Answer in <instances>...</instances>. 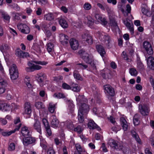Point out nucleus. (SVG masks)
Wrapping results in <instances>:
<instances>
[{
	"label": "nucleus",
	"mask_w": 154,
	"mask_h": 154,
	"mask_svg": "<svg viewBox=\"0 0 154 154\" xmlns=\"http://www.w3.org/2000/svg\"><path fill=\"white\" fill-rule=\"evenodd\" d=\"M78 53L80 55L81 57L85 62L91 65L93 70H96V66L95 64L94 63L91 55L87 53L82 50L79 51Z\"/></svg>",
	"instance_id": "f257e3e1"
},
{
	"label": "nucleus",
	"mask_w": 154,
	"mask_h": 154,
	"mask_svg": "<svg viewBox=\"0 0 154 154\" xmlns=\"http://www.w3.org/2000/svg\"><path fill=\"white\" fill-rule=\"evenodd\" d=\"M89 110V106L86 104H83L79 107L78 118L79 122L82 123L84 119L83 115L87 114Z\"/></svg>",
	"instance_id": "f03ea898"
},
{
	"label": "nucleus",
	"mask_w": 154,
	"mask_h": 154,
	"mask_svg": "<svg viewBox=\"0 0 154 154\" xmlns=\"http://www.w3.org/2000/svg\"><path fill=\"white\" fill-rule=\"evenodd\" d=\"M32 63L28 62V66H30L31 67V72L35 70H39L40 69L42 68L41 66L35 64L33 63L42 65H45L48 63L47 62L44 61H32Z\"/></svg>",
	"instance_id": "7ed1b4c3"
},
{
	"label": "nucleus",
	"mask_w": 154,
	"mask_h": 154,
	"mask_svg": "<svg viewBox=\"0 0 154 154\" xmlns=\"http://www.w3.org/2000/svg\"><path fill=\"white\" fill-rule=\"evenodd\" d=\"M143 47L146 53L145 54V56L146 57L148 55H152L153 54V50L151 45L149 42L147 41H144L143 43Z\"/></svg>",
	"instance_id": "20e7f679"
},
{
	"label": "nucleus",
	"mask_w": 154,
	"mask_h": 154,
	"mask_svg": "<svg viewBox=\"0 0 154 154\" xmlns=\"http://www.w3.org/2000/svg\"><path fill=\"white\" fill-rule=\"evenodd\" d=\"M9 72L11 75V78L12 80H15L18 77V73L16 66L13 64L9 69Z\"/></svg>",
	"instance_id": "39448f33"
},
{
	"label": "nucleus",
	"mask_w": 154,
	"mask_h": 154,
	"mask_svg": "<svg viewBox=\"0 0 154 154\" xmlns=\"http://www.w3.org/2000/svg\"><path fill=\"white\" fill-rule=\"evenodd\" d=\"M140 112L143 116H148L149 113V108L146 105L140 104L139 106Z\"/></svg>",
	"instance_id": "423d86ee"
},
{
	"label": "nucleus",
	"mask_w": 154,
	"mask_h": 154,
	"mask_svg": "<svg viewBox=\"0 0 154 154\" xmlns=\"http://www.w3.org/2000/svg\"><path fill=\"white\" fill-rule=\"evenodd\" d=\"M103 88L105 93L108 94L110 96L113 97L115 94V92L114 89L110 85H105L104 86Z\"/></svg>",
	"instance_id": "0eeeda50"
},
{
	"label": "nucleus",
	"mask_w": 154,
	"mask_h": 154,
	"mask_svg": "<svg viewBox=\"0 0 154 154\" xmlns=\"http://www.w3.org/2000/svg\"><path fill=\"white\" fill-rule=\"evenodd\" d=\"M17 27L18 29L23 33L27 34L29 33L30 32L29 27L26 24H18Z\"/></svg>",
	"instance_id": "6e6552de"
},
{
	"label": "nucleus",
	"mask_w": 154,
	"mask_h": 154,
	"mask_svg": "<svg viewBox=\"0 0 154 154\" xmlns=\"http://www.w3.org/2000/svg\"><path fill=\"white\" fill-rule=\"evenodd\" d=\"M35 122L32 127L34 129L38 132L40 134H42V129L41 123L37 119H35Z\"/></svg>",
	"instance_id": "1a4fd4ad"
},
{
	"label": "nucleus",
	"mask_w": 154,
	"mask_h": 154,
	"mask_svg": "<svg viewBox=\"0 0 154 154\" xmlns=\"http://www.w3.org/2000/svg\"><path fill=\"white\" fill-rule=\"evenodd\" d=\"M82 38L84 41L87 42L89 45L93 43V39L90 35L87 33H84L82 35Z\"/></svg>",
	"instance_id": "9d476101"
},
{
	"label": "nucleus",
	"mask_w": 154,
	"mask_h": 154,
	"mask_svg": "<svg viewBox=\"0 0 154 154\" xmlns=\"http://www.w3.org/2000/svg\"><path fill=\"white\" fill-rule=\"evenodd\" d=\"M35 141V138L31 137H24L23 139V144L26 146L32 144Z\"/></svg>",
	"instance_id": "9b49d317"
},
{
	"label": "nucleus",
	"mask_w": 154,
	"mask_h": 154,
	"mask_svg": "<svg viewBox=\"0 0 154 154\" xmlns=\"http://www.w3.org/2000/svg\"><path fill=\"white\" fill-rule=\"evenodd\" d=\"M15 54L20 58H26L29 56V54L28 52L23 51L20 49L17 50Z\"/></svg>",
	"instance_id": "f8f14e48"
},
{
	"label": "nucleus",
	"mask_w": 154,
	"mask_h": 154,
	"mask_svg": "<svg viewBox=\"0 0 154 154\" xmlns=\"http://www.w3.org/2000/svg\"><path fill=\"white\" fill-rule=\"evenodd\" d=\"M69 43L71 48L73 50L78 49L79 46V43L78 40L74 38L71 39Z\"/></svg>",
	"instance_id": "ddd939ff"
},
{
	"label": "nucleus",
	"mask_w": 154,
	"mask_h": 154,
	"mask_svg": "<svg viewBox=\"0 0 154 154\" xmlns=\"http://www.w3.org/2000/svg\"><path fill=\"white\" fill-rule=\"evenodd\" d=\"M128 20V19H126L123 20V23L130 30L131 34H133L134 33L133 25L132 23L129 22Z\"/></svg>",
	"instance_id": "4468645a"
},
{
	"label": "nucleus",
	"mask_w": 154,
	"mask_h": 154,
	"mask_svg": "<svg viewBox=\"0 0 154 154\" xmlns=\"http://www.w3.org/2000/svg\"><path fill=\"white\" fill-rule=\"evenodd\" d=\"M59 37L60 40L63 45H66L68 43V37L67 36L62 33L59 35Z\"/></svg>",
	"instance_id": "2eb2a0df"
},
{
	"label": "nucleus",
	"mask_w": 154,
	"mask_h": 154,
	"mask_svg": "<svg viewBox=\"0 0 154 154\" xmlns=\"http://www.w3.org/2000/svg\"><path fill=\"white\" fill-rule=\"evenodd\" d=\"M120 121L123 130L124 131H127L129 127V125L125 119L123 117H121Z\"/></svg>",
	"instance_id": "dca6fc26"
},
{
	"label": "nucleus",
	"mask_w": 154,
	"mask_h": 154,
	"mask_svg": "<svg viewBox=\"0 0 154 154\" xmlns=\"http://www.w3.org/2000/svg\"><path fill=\"white\" fill-rule=\"evenodd\" d=\"M24 112L27 114H30L32 112V107L29 102H26L24 104Z\"/></svg>",
	"instance_id": "f3484780"
},
{
	"label": "nucleus",
	"mask_w": 154,
	"mask_h": 154,
	"mask_svg": "<svg viewBox=\"0 0 154 154\" xmlns=\"http://www.w3.org/2000/svg\"><path fill=\"white\" fill-rule=\"evenodd\" d=\"M88 127L90 129H96L98 130H99L100 129V128L97 126L94 121L91 120H89L88 123Z\"/></svg>",
	"instance_id": "a211bd4d"
},
{
	"label": "nucleus",
	"mask_w": 154,
	"mask_h": 154,
	"mask_svg": "<svg viewBox=\"0 0 154 154\" xmlns=\"http://www.w3.org/2000/svg\"><path fill=\"white\" fill-rule=\"evenodd\" d=\"M76 100L77 103L81 105V106L83 104H86L84 102L87 101V99L84 97V95H79L76 98Z\"/></svg>",
	"instance_id": "6ab92c4d"
},
{
	"label": "nucleus",
	"mask_w": 154,
	"mask_h": 154,
	"mask_svg": "<svg viewBox=\"0 0 154 154\" xmlns=\"http://www.w3.org/2000/svg\"><path fill=\"white\" fill-rule=\"evenodd\" d=\"M21 125V124L19 125L14 130L8 132H2V135L4 136H8L11 135L12 134L14 133L16 131L19 130Z\"/></svg>",
	"instance_id": "aec40b11"
},
{
	"label": "nucleus",
	"mask_w": 154,
	"mask_h": 154,
	"mask_svg": "<svg viewBox=\"0 0 154 154\" xmlns=\"http://www.w3.org/2000/svg\"><path fill=\"white\" fill-rule=\"evenodd\" d=\"M96 48L100 55L102 57H103L106 54V52L103 47L101 45H97L96 46Z\"/></svg>",
	"instance_id": "412c9836"
},
{
	"label": "nucleus",
	"mask_w": 154,
	"mask_h": 154,
	"mask_svg": "<svg viewBox=\"0 0 154 154\" xmlns=\"http://www.w3.org/2000/svg\"><path fill=\"white\" fill-rule=\"evenodd\" d=\"M0 13L1 14L2 17L5 21H9L10 17L6 12L2 10H0Z\"/></svg>",
	"instance_id": "4be33fe9"
},
{
	"label": "nucleus",
	"mask_w": 154,
	"mask_h": 154,
	"mask_svg": "<svg viewBox=\"0 0 154 154\" xmlns=\"http://www.w3.org/2000/svg\"><path fill=\"white\" fill-rule=\"evenodd\" d=\"M21 133L22 135L24 137L30 135L29 131L26 126H24L21 128Z\"/></svg>",
	"instance_id": "5701e85b"
},
{
	"label": "nucleus",
	"mask_w": 154,
	"mask_h": 154,
	"mask_svg": "<svg viewBox=\"0 0 154 154\" xmlns=\"http://www.w3.org/2000/svg\"><path fill=\"white\" fill-rule=\"evenodd\" d=\"M95 18L99 21H100L101 23L103 25H105L107 23V22L104 18H102L101 16L99 14H96L95 15Z\"/></svg>",
	"instance_id": "b1692460"
},
{
	"label": "nucleus",
	"mask_w": 154,
	"mask_h": 154,
	"mask_svg": "<svg viewBox=\"0 0 154 154\" xmlns=\"http://www.w3.org/2000/svg\"><path fill=\"white\" fill-rule=\"evenodd\" d=\"M52 118L51 122V126L54 128H57L58 126L59 121L55 116H53Z\"/></svg>",
	"instance_id": "393cba45"
},
{
	"label": "nucleus",
	"mask_w": 154,
	"mask_h": 154,
	"mask_svg": "<svg viewBox=\"0 0 154 154\" xmlns=\"http://www.w3.org/2000/svg\"><path fill=\"white\" fill-rule=\"evenodd\" d=\"M64 125L68 129L73 130L74 127V125L72 122L71 120L66 121L64 122Z\"/></svg>",
	"instance_id": "a878e982"
},
{
	"label": "nucleus",
	"mask_w": 154,
	"mask_h": 154,
	"mask_svg": "<svg viewBox=\"0 0 154 154\" xmlns=\"http://www.w3.org/2000/svg\"><path fill=\"white\" fill-rule=\"evenodd\" d=\"M131 133L133 137H134L136 140L139 144L141 143L140 139L137 134L134 130H133L131 131Z\"/></svg>",
	"instance_id": "bb28decb"
},
{
	"label": "nucleus",
	"mask_w": 154,
	"mask_h": 154,
	"mask_svg": "<svg viewBox=\"0 0 154 154\" xmlns=\"http://www.w3.org/2000/svg\"><path fill=\"white\" fill-rule=\"evenodd\" d=\"M1 109L2 111H10L11 109V106L8 104H4L1 106Z\"/></svg>",
	"instance_id": "cd10ccee"
},
{
	"label": "nucleus",
	"mask_w": 154,
	"mask_h": 154,
	"mask_svg": "<svg viewBox=\"0 0 154 154\" xmlns=\"http://www.w3.org/2000/svg\"><path fill=\"white\" fill-rule=\"evenodd\" d=\"M59 23L61 26L63 28H66L68 26L67 22L64 19H60L59 21Z\"/></svg>",
	"instance_id": "c85d7f7f"
},
{
	"label": "nucleus",
	"mask_w": 154,
	"mask_h": 154,
	"mask_svg": "<svg viewBox=\"0 0 154 154\" xmlns=\"http://www.w3.org/2000/svg\"><path fill=\"white\" fill-rule=\"evenodd\" d=\"M140 115L138 114H136L134 116L133 121L134 124L135 125H138L140 122L139 119L140 117Z\"/></svg>",
	"instance_id": "c756f323"
},
{
	"label": "nucleus",
	"mask_w": 154,
	"mask_h": 154,
	"mask_svg": "<svg viewBox=\"0 0 154 154\" xmlns=\"http://www.w3.org/2000/svg\"><path fill=\"white\" fill-rule=\"evenodd\" d=\"M45 18L46 20L50 21L54 19V16L53 13H49L45 15Z\"/></svg>",
	"instance_id": "7c9ffc66"
},
{
	"label": "nucleus",
	"mask_w": 154,
	"mask_h": 154,
	"mask_svg": "<svg viewBox=\"0 0 154 154\" xmlns=\"http://www.w3.org/2000/svg\"><path fill=\"white\" fill-rule=\"evenodd\" d=\"M47 50L49 53H50L54 51V45L51 42L48 43L46 45Z\"/></svg>",
	"instance_id": "2f4dec72"
},
{
	"label": "nucleus",
	"mask_w": 154,
	"mask_h": 154,
	"mask_svg": "<svg viewBox=\"0 0 154 154\" xmlns=\"http://www.w3.org/2000/svg\"><path fill=\"white\" fill-rule=\"evenodd\" d=\"M10 48V47L7 44L2 45L0 47V50L2 52L9 50Z\"/></svg>",
	"instance_id": "473e14b6"
},
{
	"label": "nucleus",
	"mask_w": 154,
	"mask_h": 154,
	"mask_svg": "<svg viewBox=\"0 0 154 154\" xmlns=\"http://www.w3.org/2000/svg\"><path fill=\"white\" fill-rule=\"evenodd\" d=\"M108 144L111 147L115 149L116 147L117 146L118 143L116 141L112 139L109 140Z\"/></svg>",
	"instance_id": "72a5a7b5"
},
{
	"label": "nucleus",
	"mask_w": 154,
	"mask_h": 154,
	"mask_svg": "<svg viewBox=\"0 0 154 154\" xmlns=\"http://www.w3.org/2000/svg\"><path fill=\"white\" fill-rule=\"evenodd\" d=\"M55 105L52 103H50L49 105L48 110L51 113L54 112L55 109Z\"/></svg>",
	"instance_id": "f704fd0d"
},
{
	"label": "nucleus",
	"mask_w": 154,
	"mask_h": 154,
	"mask_svg": "<svg viewBox=\"0 0 154 154\" xmlns=\"http://www.w3.org/2000/svg\"><path fill=\"white\" fill-rule=\"evenodd\" d=\"M71 86L72 90L74 91L77 92L80 91V89L78 84L73 83L72 84Z\"/></svg>",
	"instance_id": "c9c22d12"
},
{
	"label": "nucleus",
	"mask_w": 154,
	"mask_h": 154,
	"mask_svg": "<svg viewBox=\"0 0 154 154\" xmlns=\"http://www.w3.org/2000/svg\"><path fill=\"white\" fill-rule=\"evenodd\" d=\"M129 72L131 75L134 76H136L137 74V72L134 68H131L129 69Z\"/></svg>",
	"instance_id": "e433bc0d"
},
{
	"label": "nucleus",
	"mask_w": 154,
	"mask_h": 154,
	"mask_svg": "<svg viewBox=\"0 0 154 154\" xmlns=\"http://www.w3.org/2000/svg\"><path fill=\"white\" fill-rule=\"evenodd\" d=\"M75 146L78 152V153H81L82 152H85V150L82 148L80 144L78 143L76 144L75 145Z\"/></svg>",
	"instance_id": "4c0bfd02"
},
{
	"label": "nucleus",
	"mask_w": 154,
	"mask_h": 154,
	"mask_svg": "<svg viewBox=\"0 0 154 154\" xmlns=\"http://www.w3.org/2000/svg\"><path fill=\"white\" fill-rule=\"evenodd\" d=\"M79 68L83 70L85 69L88 67V66L84 64V63H79L77 64Z\"/></svg>",
	"instance_id": "58836bf2"
},
{
	"label": "nucleus",
	"mask_w": 154,
	"mask_h": 154,
	"mask_svg": "<svg viewBox=\"0 0 154 154\" xmlns=\"http://www.w3.org/2000/svg\"><path fill=\"white\" fill-rule=\"evenodd\" d=\"M148 65H149L150 64V65L154 63V58L152 56H149L147 59H146Z\"/></svg>",
	"instance_id": "ea45409f"
},
{
	"label": "nucleus",
	"mask_w": 154,
	"mask_h": 154,
	"mask_svg": "<svg viewBox=\"0 0 154 154\" xmlns=\"http://www.w3.org/2000/svg\"><path fill=\"white\" fill-rule=\"evenodd\" d=\"M35 106L38 109H43L44 108V105L41 102H36L35 104Z\"/></svg>",
	"instance_id": "a19ab883"
},
{
	"label": "nucleus",
	"mask_w": 154,
	"mask_h": 154,
	"mask_svg": "<svg viewBox=\"0 0 154 154\" xmlns=\"http://www.w3.org/2000/svg\"><path fill=\"white\" fill-rule=\"evenodd\" d=\"M53 96L54 97H56L58 99L64 98L65 97L64 94L60 93H55L54 94Z\"/></svg>",
	"instance_id": "79ce46f5"
},
{
	"label": "nucleus",
	"mask_w": 154,
	"mask_h": 154,
	"mask_svg": "<svg viewBox=\"0 0 154 154\" xmlns=\"http://www.w3.org/2000/svg\"><path fill=\"white\" fill-rule=\"evenodd\" d=\"M91 88L94 94L95 95L96 97L98 96L99 94V91H98V90L97 89L95 86L94 85H93L92 86Z\"/></svg>",
	"instance_id": "37998d69"
},
{
	"label": "nucleus",
	"mask_w": 154,
	"mask_h": 154,
	"mask_svg": "<svg viewBox=\"0 0 154 154\" xmlns=\"http://www.w3.org/2000/svg\"><path fill=\"white\" fill-rule=\"evenodd\" d=\"M25 82L27 86L29 88H31L32 87V85L29 82L30 81V78L29 77H26L24 79Z\"/></svg>",
	"instance_id": "c03bdc74"
},
{
	"label": "nucleus",
	"mask_w": 154,
	"mask_h": 154,
	"mask_svg": "<svg viewBox=\"0 0 154 154\" xmlns=\"http://www.w3.org/2000/svg\"><path fill=\"white\" fill-rule=\"evenodd\" d=\"M110 23L112 28H114L115 29H119L117 23L115 20H110Z\"/></svg>",
	"instance_id": "a18cd8bd"
},
{
	"label": "nucleus",
	"mask_w": 154,
	"mask_h": 154,
	"mask_svg": "<svg viewBox=\"0 0 154 154\" xmlns=\"http://www.w3.org/2000/svg\"><path fill=\"white\" fill-rule=\"evenodd\" d=\"M73 130L74 131L77 132L78 133L80 134L82 131L83 129L81 126L78 125L76 128H74Z\"/></svg>",
	"instance_id": "49530a36"
},
{
	"label": "nucleus",
	"mask_w": 154,
	"mask_h": 154,
	"mask_svg": "<svg viewBox=\"0 0 154 154\" xmlns=\"http://www.w3.org/2000/svg\"><path fill=\"white\" fill-rule=\"evenodd\" d=\"M73 75L75 79L78 80H81L82 78L80 75L78 73V72L76 71H74L73 72Z\"/></svg>",
	"instance_id": "de8ad7c7"
},
{
	"label": "nucleus",
	"mask_w": 154,
	"mask_h": 154,
	"mask_svg": "<svg viewBox=\"0 0 154 154\" xmlns=\"http://www.w3.org/2000/svg\"><path fill=\"white\" fill-rule=\"evenodd\" d=\"M84 9L86 10H89L91 8V5L88 3H86L84 5Z\"/></svg>",
	"instance_id": "09e8293b"
},
{
	"label": "nucleus",
	"mask_w": 154,
	"mask_h": 154,
	"mask_svg": "<svg viewBox=\"0 0 154 154\" xmlns=\"http://www.w3.org/2000/svg\"><path fill=\"white\" fill-rule=\"evenodd\" d=\"M102 35H104L103 38L104 39L105 43L106 42L112 40L110 36L106 34Z\"/></svg>",
	"instance_id": "8fccbe9b"
},
{
	"label": "nucleus",
	"mask_w": 154,
	"mask_h": 154,
	"mask_svg": "<svg viewBox=\"0 0 154 154\" xmlns=\"http://www.w3.org/2000/svg\"><path fill=\"white\" fill-rule=\"evenodd\" d=\"M42 123L44 125L45 128L49 127V125L48 120L45 119H43L42 120Z\"/></svg>",
	"instance_id": "3c124183"
},
{
	"label": "nucleus",
	"mask_w": 154,
	"mask_h": 154,
	"mask_svg": "<svg viewBox=\"0 0 154 154\" xmlns=\"http://www.w3.org/2000/svg\"><path fill=\"white\" fill-rule=\"evenodd\" d=\"M62 88L65 89L69 90L72 89L71 87L65 83H64L62 84Z\"/></svg>",
	"instance_id": "603ef678"
},
{
	"label": "nucleus",
	"mask_w": 154,
	"mask_h": 154,
	"mask_svg": "<svg viewBox=\"0 0 154 154\" xmlns=\"http://www.w3.org/2000/svg\"><path fill=\"white\" fill-rule=\"evenodd\" d=\"M11 7L12 8L17 11H19L20 9V7L16 3L12 4L11 5Z\"/></svg>",
	"instance_id": "864d4df0"
},
{
	"label": "nucleus",
	"mask_w": 154,
	"mask_h": 154,
	"mask_svg": "<svg viewBox=\"0 0 154 154\" xmlns=\"http://www.w3.org/2000/svg\"><path fill=\"white\" fill-rule=\"evenodd\" d=\"M15 144L14 143H11L10 144L8 148L9 150L12 151L14 150L15 149Z\"/></svg>",
	"instance_id": "5fc2aeb1"
},
{
	"label": "nucleus",
	"mask_w": 154,
	"mask_h": 154,
	"mask_svg": "<svg viewBox=\"0 0 154 154\" xmlns=\"http://www.w3.org/2000/svg\"><path fill=\"white\" fill-rule=\"evenodd\" d=\"M45 128L46 130V134H47V136H49L51 135L52 132L50 128V126H49V128Z\"/></svg>",
	"instance_id": "6e6d98bb"
},
{
	"label": "nucleus",
	"mask_w": 154,
	"mask_h": 154,
	"mask_svg": "<svg viewBox=\"0 0 154 154\" xmlns=\"http://www.w3.org/2000/svg\"><path fill=\"white\" fill-rule=\"evenodd\" d=\"M105 44L106 45V47L108 48H110L112 46L113 42L112 40L107 42H106Z\"/></svg>",
	"instance_id": "4d7b16f0"
},
{
	"label": "nucleus",
	"mask_w": 154,
	"mask_h": 154,
	"mask_svg": "<svg viewBox=\"0 0 154 154\" xmlns=\"http://www.w3.org/2000/svg\"><path fill=\"white\" fill-rule=\"evenodd\" d=\"M7 85L6 80L0 78V85L2 86H6Z\"/></svg>",
	"instance_id": "13d9d810"
},
{
	"label": "nucleus",
	"mask_w": 154,
	"mask_h": 154,
	"mask_svg": "<svg viewBox=\"0 0 154 154\" xmlns=\"http://www.w3.org/2000/svg\"><path fill=\"white\" fill-rule=\"evenodd\" d=\"M7 85L6 80L0 78V85L2 86H6Z\"/></svg>",
	"instance_id": "bf43d9fd"
},
{
	"label": "nucleus",
	"mask_w": 154,
	"mask_h": 154,
	"mask_svg": "<svg viewBox=\"0 0 154 154\" xmlns=\"http://www.w3.org/2000/svg\"><path fill=\"white\" fill-rule=\"evenodd\" d=\"M142 13L145 14L148 16V13H149L148 10L145 8H143L142 9Z\"/></svg>",
	"instance_id": "052dcab7"
},
{
	"label": "nucleus",
	"mask_w": 154,
	"mask_h": 154,
	"mask_svg": "<svg viewBox=\"0 0 154 154\" xmlns=\"http://www.w3.org/2000/svg\"><path fill=\"white\" fill-rule=\"evenodd\" d=\"M123 147L122 145L120 143H118L117 145V146L116 147L115 149L118 150H120L121 149H123Z\"/></svg>",
	"instance_id": "680f3d73"
},
{
	"label": "nucleus",
	"mask_w": 154,
	"mask_h": 154,
	"mask_svg": "<svg viewBox=\"0 0 154 154\" xmlns=\"http://www.w3.org/2000/svg\"><path fill=\"white\" fill-rule=\"evenodd\" d=\"M13 14L14 15V18L17 20H19L20 19V14L18 13H13Z\"/></svg>",
	"instance_id": "e2e57ef3"
},
{
	"label": "nucleus",
	"mask_w": 154,
	"mask_h": 154,
	"mask_svg": "<svg viewBox=\"0 0 154 154\" xmlns=\"http://www.w3.org/2000/svg\"><path fill=\"white\" fill-rule=\"evenodd\" d=\"M101 148H102L103 151L104 152H106L108 151L104 143H102Z\"/></svg>",
	"instance_id": "0e129e2a"
},
{
	"label": "nucleus",
	"mask_w": 154,
	"mask_h": 154,
	"mask_svg": "<svg viewBox=\"0 0 154 154\" xmlns=\"http://www.w3.org/2000/svg\"><path fill=\"white\" fill-rule=\"evenodd\" d=\"M45 32L46 36L48 37L49 38L51 35V33L50 30H47Z\"/></svg>",
	"instance_id": "69168bd1"
},
{
	"label": "nucleus",
	"mask_w": 154,
	"mask_h": 154,
	"mask_svg": "<svg viewBox=\"0 0 154 154\" xmlns=\"http://www.w3.org/2000/svg\"><path fill=\"white\" fill-rule=\"evenodd\" d=\"M108 119L110 122L113 124H114L116 122L115 118L112 116H110V117L108 118Z\"/></svg>",
	"instance_id": "338daca9"
},
{
	"label": "nucleus",
	"mask_w": 154,
	"mask_h": 154,
	"mask_svg": "<svg viewBox=\"0 0 154 154\" xmlns=\"http://www.w3.org/2000/svg\"><path fill=\"white\" fill-rule=\"evenodd\" d=\"M47 154H55V152L54 149L50 148L47 151Z\"/></svg>",
	"instance_id": "774afa93"
}]
</instances>
